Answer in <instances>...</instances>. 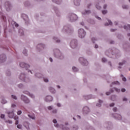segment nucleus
<instances>
[{"mask_svg": "<svg viewBox=\"0 0 130 130\" xmlns=\"http://www.w3.org/2000/svg\"><path fill=\"white\" fill-rule=\"evenodd\" d=\"M12 107H13V108L16 107V105H15V104H12Z\"/></svg>", "mask_w": 130, "mask_h": 130, "instance_id": "59", "label": "nucleus"}, {"mask_svg": "<svg viewBox=\"0 0 130 130\" xmlns=\"http://www.w3.org/2000/svg\"><path fill=\"white\" fill-rule=\"evenodd\" d=\"M12 24H15V27H19V24L16 23L15 22L13 21V22H12Z\"/></svg>", "mask_w": 130, "mask_h": 130, "instance_id": "31", "label": "nucleus"}, {"mask_svg": "<svg viewBox=\"0 0 130 130\" xmlns=\"http://www.w3.org/2000/svg\"><path fill=\"white\" fill-rule=\"evenodd\" d=\"M24 126L25 127H26V128H29V123L28 122H24Z\"/></svg>", "mask_w": 130, "mask_h": 130, "instance_id": "14", "label": "nucleus"}, {"mask_svg": "<svg viewBox=\"0 0 130 130\" xmlns=\"http://www.w3.org/2000/svg\"><path fill=\"white\" fill-rule=\"evenodd\" d=\"M99 102L100 104H97L96 106H98L99 107H101V103H102V102H103V101H102V100H99Z\"/></svg>", "mask_w": 130, "mask_h": 130, "instance_id": "19", "label": "nucleus"}, {"mask_svg": "<svg viewBox=\"0 0 130 130\" xmlns=\"http://www.w3.org/2000/svg\"><path fill=\"white\" fill-rule=\"evenodd\" d=\"M77 18L76 15L73 14L70 17V20L71 22H74V21L77 20Z\"/></svg>", "mask_w": 130, "mask_h": 130, "instance_id": "7", "label": "nucleus"}, {"mask_svg": "<svg viewBox=\"0 0 130 130\" xmlns=\"http://www.w3.org/2000/svg\"><path fill=\"white\" fill-rule=\"evenodd\" d=\"M95 7L96 9H98V10H101V7H100V6H99V4H96L95 5Z\"/></svg>", "mask_w": 130, "mask_h": 130, "instance_id": "24", "label": "nucleus"}, {"mask_svg": "<svg viewBox=\"0 0 130 130\" xmlns=\"http://www.w3.org/2000/svg\"><path fill=\"white\" fill-rule=\"evenodd\" d=\"M2 103H3V104H6V103H7V101L3 100L2 101Z\"/></svg>", "mask_w": 130, "mask_h": 130, "instance_id": "34", "label": "nucleus"}, {"mask_svg": "<svg viewBox=\"0 0 130 130\" xmlns=\"http://www.w3.org/2000/svg\"><path fill=\"white\" fill-rule=\"evenodd\" d=\"M53 39L54 40H56V42H57V43L60 42V41L59 40H56L57 39V38L54 37Z\"/></svg>", "mask_w": 130, "mask_h": 130, "instance_id": "26", "label": "nucleus"}, {"mask_svg": "<svg viewBox=\"0 0 130 130\" xmlns=\"http://www.w3.org/2000/svg\"><path fill=\"white\" fill-rule=\"evenodd\" d=\"M102 14L103 15H106V14H107V10H103V11H102Z\"/></svg>", "mask_w": 130, "mask_h": 130, "instance_id": "29", "label": "nucleus"}, {"mask_svg": "<svg viewBox=\"0 0 130 130\" xmlns=\"http://www.w3.org/2000/svg\"><path fill=\"white\" fill-rule=\"evenodd\" d=\"M19 33H20L21 35H24V31H23V29H19Z\"/></svg>", "mask_w": 130, "mask_h": 130, "instance_id": "21", "label": "nucleus"}, {"mask_svg": "<svg viewBox=\"0 0 130 130\" xmlns=\"http://www.w3.org/2000/svg\"><path fill=\"white\" fill-rule=\"evenodd\" d=\"M53 122L54 123H56V122H57V121H56V119H53Z\"/></svg>", "mask_w": 130, "mask_h": 130, "instance_id": "47", "label": "nucleus"}, {"mask_svg": "<svg viewBox=\"0 0 130 130\" xmlns=\"http://www.w3.org/2000/svg\"><path fill=\"white\" fill-rule=\"evenodd\" d=\"M17 114H18V115H21V114H22V111H18L17 112Z\"/></svg>", "mask_w": 130, "mask_h": 130, "instance_id": "38", "label": "nucleus"}, {"mask_svg": "<svg viewBox=\"0 0 130 130\" xmlns=\"http://www.w3.org/2000/svg\"><path fill=\"white\" fill-rule=\"evenodd\" d=\"M81 25H82V26H84V22H82L81 23H80Z\"/></svg>", "mask_w": 130, "mask_h": 130, "instance_id": "63", "label": "nucleus"}, {"mask_svg": "<svg viewBox=\"0 0 130 130\" xmlns=\"http://www.w3.org/2000/svg\"><path fill=\"white\" fill-rule=\"evenodd\" d=\"M125 91H126L125 88L121 89V92H125Z\"/></svg>", "mask_w": 130, "mask_h": 130, "instance_id": "45", "label": "nucleus"}, {"mask_svg": "<svg viewBox=\"0 0 130 130\" xmlns=\"http://www.w3.org/2000/svg\"><path fill=\"white\" fill-rule=\"evenodd\" d=\"M91 13V11L90 10H88V11H85L84 12H83L82 14L83 15H89V14H90Z\"/></svg>", "mask_w": 130, "mask_h": 130, "instance_id": "16", "label": "nucleus"}, {"mask_svg": "<svg viewBox=\"0 0 130 130\" xmlns=\"http://www.w3.org/2000/svg\"><path fill=\"white\" fill-rule=\"evenodd\" d=\"M113 41H110V44H113Z\"/></svg>", "mask_w": 130, "mask_h": 130, "instance_id": "62", "label": "nucleus"}, {"mask_svg": "<svg viewBox=\"0 0 130 130\" xmlns=\"http://www.w3.org/2000/svg\"><path fill=\"white\" fill-rule=\"evenodd\" d=\"M12 98L13 99H15V100H17V96H16L15 95H12Z\"/></svg>", "mask_w": 130, "mask_h": 130, "instance_id": "35", "label": "nucleus"}, {"mask_svg": "<svg viewBox=\"0 0 130 130\" xmlns=\"http://www.w3.org/2000/svg\"><path fill=\"white\" fill-rule=\"evenodd\" d=\"M25 75L24 74H21L20 75V76H19V79H20V80H22L23 81L25 80Z\"/></svg>", "mask_w": 130, "mask_h": 130, "instance_id": "13", "label": "nucleus"}, {"mask_svg": "<svg viewBox=\"0 0 130 130\" xmlns=\"http://www.w3.org/2000/svg\"><path fill=\"white\" fill-rule=\"evenodd\" d=\"M114 84L115 85H119V82L118 81H115Z\"/></svg>", "mask_w": 130, "mask_h": 130, "instance_id": "41", "label": "nucleus"}, {"mask_svg": "<svg viewBox=\"0 0 130 130\" xmlns=\"http://www.w3.org/2000/svg\"><path fill=\"white\" fill-rule=\"evenodd\" d=\"M90 111V109L88 107H84L83 108V113H88Z\"/></svg>", "mask_w": 130, "mask_h": 130, "instance_id": "10", "label": "nucleus"}, {"mask_svg": "<svg viewBox=\"0 0 130 130\" xmlns=\"http://www.w3.org/2000/svg\"><path fill=\"white\" fill-rule=\"evenodd\" d=\"M6 59H7L6 55L2 54L0 55V62H4V61H6Z\"/></svg>", "mask_w": 130, "mask_h": 130, "instance_id": "5", "label": "nucleus"}, {"mask_svg": "<svg viewBox=\"0 0 130 130\" xmlns=\"http://www.w3.org/2000/svg\"><path fill=\"white\" fill-rule=\"evenodd\" d=\"M74 5L75 6H80V1H75L74 2Z\"/></svg>", "mask_w": 130, "mask_h": 130, "instance_id": "18", "label": "nucleus"}, {"mask_svg": "<svg viewBox=\"0 0 130 130\" xmlns=\"http://www.w3.org/2000/svg\"><path fill=\"white\" fill-rule=\"evenodd\" d=\"M17 127L18 128H22V125L21 124H18L17 126Z\"/></svg>", "mask_w": 130, "mask_h": 130, "instance_id": "37", "label": "nucleus"}, {"mask_svg": "<svg viewBox=\"0 0 130 130\" xmlns=\"http://www.w3.org/2000/svg\"><path fill=\"white\" fill-rule=\"evenodd\" d=\"M79 37L80 38H84L86 35V32L83 29H80L78 30Z\"/></svg>", "mask_w": 130, "mask_h": 130, "instance_id": "2", "label": "nucleus"}, {"mask_svg": "<svg viewBox=\"0 0 130 130\" xmlns=\"http://www.w3.org/2000/svg\"><path fill=\"white\" fill-rule=\"evenodd\" d=\"M19 124V121L18 120H16L15 122V124Z\"/></svg>", "mask_w": 130, "mask_h": 130, "instance_id": "53", "label": "nucleus"}, {"mask_svg": "<svg viewBox=\"0 0 130 130\" xmlns=\"http://www.w3.org/2000/svg\"><path fill=\"white\" fill-rule=\"evenodd\" d=\"M77 41L76 40H73L71 41V43H70V46L72 48H76V47H77Z\"/></svg>", "mask_w": 130, "mask_h": 130, "instance_id": "4", "label": "nucleus"}, {"mask_svg": "<svg viewBox=\"0 0 130 130\" xmlns=\"http://www.w3.org/2000/svg\"><path fill=\"white\" fill-rule=\"evenodd\" d=\"M123 101H127V99L126 98H123Z\"/></svg>", "mask_w": 130, "mask_h": 130, "instance_id": "48", "label": "nucleus"}, {"mask_svg": "<svg viewBox=\"0 0 130 130\" xmlns=\"http://www.w3.org/2000/svg\"><path fill=\"white\" fill-rule=\"evenodd\" d=\"M38 47H41V48H44V45L43 44L38 45Z\"/></svg>", "mask_w": 130, "mask_h": 130, "instance_id": "27", "label": "nucleus"}, {"mask_svg": "<svg viewBox=\"0 0 130 130\" xmlns=\"http://www.w3.org/2000/svg\"><path fill=\"white\" fill-rule=\"evenodd\" d=\"M79 61L81 62L82 64H83V66H87L88 63V61L83 57H80L79 58Z\"/></svg>", "mask_w": 130, "mask_h": 130, "instance_id": "3", "label": "nucleus"}, {"mask_svg": "<svg viewBox=\"0 0 130 130\" xmlns=\"http://www.w3.org/2000/svg\"><path fill=\"white\" fill-rule=\"evenodd\" d=\"M7 114H8V117L10 118H14L15 120H17L19 119V117L18 116H14V111H11V112H7Z\"/></svg>", "mask_w": 130, "mask_h": 130, "instance_id": "1", "label": "nucleus"}, {"mask_svg": "<svg viewBox=\"0 0 130 130\" xmlns=\"http://www.w3.org/2000/svg\"><path fill=\"white\" fill-rule=\"evenodd\" d=\"M96 19H98V20H101V18L98 17V16H96Z\"/></svg>", "mask_w": 130, "mask_h": 130, "instance_id": "58", "label": "nucleus"}, {"mask_svg": "<svg viewBox=\"0 0 130 130\" xmlns=\"http://www.w3.org/2000/svg\"><path fill=\"white\" fill-rule=\"evenodd\" d=\"M97 40L95 38H92L91 39V41L93 42V43H95V41H96Z\"/></svg>", "mask_w": 130, "mask_h": 130, "instance_id": "30", "label": "nucleus"}, {"mask_svg": "<svg viewBox=\"0 0 130 130\" xmlns=\"http://www.w3.org/2000/svg\"><path fill=\"white\" fill-rule=\"evenodd\" d=\"M28 116L32 119H35V116H30V115H28Z\"/></svg>", "mask_w": 130, "mask_h": 130, "instance_id": "36", "label": "nucleus"}, {"mask_svg": "<svg viewBox=\"0 0 130 130\" xmlns=\"http://www.w3.org/2000/svg\"><path fill=\"white\" fill-rule=\"evenodd\" d=\"M8 122H9V123H12L13 122L11 120H9Z\"/></svg>", "mask_w": 130, "mask_h": 130, "instance_id": "61", "label": "nucleus"}, {"mask_svg": "<svg viewBox=\"0 0 130 130\" xmlns=\"http://www.w3.org/2000/svg\"><path fill=\"white\" fill-rule=\"evenodd\" d=\"M24 93L25 94H27V95H28V96H29L31 98H34V95L30 93V92H29L28 91H24Z\"/></svg>", "mask_w": 130, "mask_h": 130, "instance_id": "12", "label": "nucleus"}, {"mask_svg": "<svg viewBox=\"0 0 130 130\" xmlns=\"http://www.w3.org/2000/svg\"><path fill=\"white\" fill-rule=\"evenodd\" d=\"M20 66L21 67V68H30V66H29V64H26L24 62H21L20 63Z\"/></svg>", "mask_w": 130, "mask_h": 130, "instance_id": "8", "label": "nucleus"}, {"mask_svg": "<svg viewBox=\"0 0 130 130\" xmlns=\"http://www.w3.org/2000/svg\"><path fill=\"white\" fill-rule=\"evenodd\" d=\"M8 8H9V9L8 8H7V9H6L7 11H10V9H11V8H12V6L11 5V4L8 5Z\"/></svg>", "mask_w": 130, "mask_h": 130, "instance_id": "28", "label": "nucleus"}, {"mask_svg": "<svg viewBox=\"0 0 130 130\" xmlns=\"http://www.w3.org/2000/svg\"><path fill=\"white\" fill-rule=\"evenodd\" d=\"M106 8H107V5H104V6H103V8L104 9H106Z\"/></svg>", "mask_w": 130, "mask_h": 130, "instance_id": "51", "label": "nucleus"}, {"mask_svg": "<svg viewBox=\"0 0 130 130\" xmlns=\"http://www.w3.org/2000/svg\"><path fill=\"white\" fill-rule=\"evenodd\" d=\"M94 47L95 48H98V45L95 44Z\"/></svg>", "mask_w": 130, "mask_h": 130, "instance_id": "60", "label": "nucleus"}, {"mask_svg": "<svg viewBox=\"0 0 130 130\" xmlns=\"http://www.w3.org/2000/svg\"><path fill=\"white\" fill-rule=\"evenodd\" d=\"M23 53L24 54V55H27V50L24 49L23 51Z\"/></svg>", "mask_w": 130, "mask_h": 130, "instance_id": "33", "label": "nucleus"}, {"mask_svg": "<svg viewBox=\"0 0 130 130\" xmlns=\"http://www.w3.org/2000/svg\"><path fill=\"white\" fill-rule=\"evenodd\" d=\"M114 90H115L118 93H119L120 92V89L117 88H114Z\"/></svg>", "mask_w": 130, "mask_h": 130, "instance_id": "32", "label": "nucleus"}, {"mask_svg": "<svg viewBox=\"0 0 130 130\" xmlns=\"http://www.w3.org/2000/svg\"><path fill=\"white\" fill-rule=\"evenodd\" d=\"M45 101L46 102H50V101H52V97L51 96H48L45 99Z\"/></svg>", "mask_w": 130, "mask_h": 130, "instance_id": "11", "label": "nucleus"}, {"mask_svg": "<svg viewBox=\"0 0 130 130\" xmlns=\"http://www.w3.org/2000/svg\"><path fill=\"white\" fill-rule=\"evenodd\" d=\"M106 95H110V92H107L106 93Z\"/></svg>", "mask_w": 130, "mask_h": 130, "instance_id": "55", "label": "nucleus"}, {"mask_svg": "<svg viewBox=\"0 0 130 130\" xmlns=\"http://www.w3.org/2000/svg\"><path fill=\"white\" fill-rule=\"evenodd\" d=\"M72 70L73 71V72H78V70L77 69V68L73 67L72 68Z\"/></svg>", "mask_w": 130, "mask_h": 130, "instance_id": "25", "label": "nucleus"}, {"mask_svg": "<svg viewBox=\"0 0 130 130\" xmlns=\"http://www.w3.org/2000/svg\"><path fill=\"white\" fill-rule=\"evenodd\" d=\"M48 110H51V109H52V107L51 106L48 107Z\"/></svg>", "mask_w": 130, "mask_h": 130, "instance_id": "44", "label": "nucleus"}, {"mask_svg": "<svg viewBox=\"0 0 130 130\" xmlns=\"http://www.w3.org/2000/svg\"><path fill=\"white\" fill-rule=\"evenodd\" d=\"M116 111H117V108H114V112H116Z\"/></svg>", "mask_w": 130, "mask_h": 130, "instance_id": "56", "label": "nucleus"}, {"mask_svg": "<svg viewBox=\"0 0 130 130\" xmlns=\"http://www.w3.org/2000/svg\"><path fill=\"white\" fill-rule=\"evenodd\" d=\"M19 88H22L23 87V84H20L18 85Z\"/></svg>", "mask_w": 130, "mask_h": 130, "instance_id": "46", "label": "nucleus"}, {"mask_svg": "<svg viewBox=\"0 0 130 130\" xmlns=\"http://www.w3.org/2000/svg\"><path fill=\"white\" fill-rule=\"evenodd\" d=\"M114 24H115V25H116V26H117V25H118V22H117V21H115L114 22Z\"/></svg>", "mask_w": 130, "mask_h": 130, "instance_id": "54", "label": "nucleus"}, {"mask_svg": "<svg viewBox=\"0 0 130 130\" xmlns=\"http://www.w3.org/2000/svg\"><path fill=\"white\" fill-rule=\"evenodd\" d=\"M1 118H5V115L2 114L1 116Z\"/></svg>", "mask_w": 130, "mask_h": 130, "instance_id": "50", "label": "nucleus"}, {"mask_svg": "<svg viewBox=\"0 0 130 130\" xmlns=\"http://www.w3.org/2000/svg\"><path fill=\"white\" fill-rule=\"evenodd\" d=\"M21 100H23L25 103H29V102H30L28 98H27V97L24 95H21Z\"/></svg>", "mask_w": 130, "mask_h": 130, "instance_id": "6", "label": "nucleus"}, {"mask_svg": "<svg viewBox=\"0 0 130 130\" xmlns=\"http://www.w3.org/2000/svg\"><path fill=\"white\" fill-rule=\"evenodd\" d=\"M114 117L116 119H118V120H121L122 119L121 115L119 114H115Z\"/></svg>", "mask_w": 130, "mask_h": 130, "instance_id": "9", "label": "nucleus"}, {"mask_svg": "<svg viewBox=\"0 0 130 130\" xmlns=\"http://www.w3.org/2000/svg\"><path fill=\"white\" fill-rule=\"evenodd\" d=\"M49 90H50V92H51L52 93H54V92H55V90H54V89L52 88V87H50V88H49Z\"/></svg>", "mask_w": 130, "mask_h": 130, "instance_id": "22", "label": "nucleus"}, {"mask_svg": "<svg viewBox=\"0 0 130 130\" xmlns=\"http://www.w3.org/2000/svg\"><path fill=\"white\" fill-rule=\"evenodd\" d=\"M36 76L38 77V78H41V77H42V74L40 73H38L36 74Z\"/></svg>", "mask_w": 130, "mask_h": 130, "instance_id": "23", "label": "nucleus"}, {"mask_svg": "<svg viewBox=\"0 0 130 130\" xmlns=\"http://www.w3.org/2000/svg\"><path fill=\"white\" fill-rule=\"evenodd\" d=\"M50 61H51V62H52V58H50Z\"/></svg>", "mask_w": 130, "mask_h": 130, "instance_id": "64", "label": "nucleus"}, {"mask_svg": "<svg viewBox=\"0 0 130 130\" xmlns=\"http://www.w3.org/2000/svg\"><path fill=\"white\" fill-rule=\"evenodd\" d=\"M57 106H58V107H60V104L59 103L57 104Z\"/></svg>", "mask_w": 130, "mask_h": 130, "instance_id": "57", "label": "nucleus"}, {"mask_svg": "<svg viewBox=\"0 0 130 130\" xmlns=\"http://www.w3.org/2000/svg\"><path fill=\"white\" fill-rule=\"evenodd\" d=\"M114 106V103H111L110 104V107H113Z\"/></svg>", "mask_w": 130, "mask_h": 130, "instance_id": "40", "label": "nucleus"}, {"mask_svg": "<svg viewBox=\"0 0 130 130\" xmlns=\"http://www.w3.org/2000/svg\"><path fill=\"white\" fill-rule=\"evenodd\" d=\"M44 81L45 83H47V82H48V79H47V78H44Z\"/></svg>", "mask_w": 130, "mask_h": 130, "instance_id": "42", "label": "nucleus"}, {"mask_svg": "<svg viewBox=\"0 0 130 130\" xmlns=\"http://www.w3.org/2000/svg\"><path fill=\"white\" fill-rule=\"evenodd\" d=\"M110 99L113 101L114 100V96H112Z\"/></svg>", "mask_w": 130, "mask_h": 130, "instance_id": "49", "label": "nucleus"}, {"mask_svg": "<svg viewBox=\"0 0 130 130\" xmlns=\"http://www.w3.org/2000/svg\"><path fill=\"white\" fill-rule=\"evenodd\" d=\"M122 81H123V82H126V78L125 77H123Z\"/></svg>", "mask_w": 130, "mask_h": 130, "instance_id": "43", "label": "nucleus"}, {"mask_svg": "<svg viewBox=\"0 0 130 130\" xmlns=\"http://www.w3.org/2000/svg\"><path fill=\"white\" fill-rule=\"evenodd\" d=\"M102 61H103V62H105V61H106V58H103L102 59Z\"/></svg>", "mask_w": 130, "mask_h": 130, "instance_id": "39", "label": "nucleus"}, {"mask_svg": "<svg viewBox=\"0 0 130 130\" xmlns=\"http://www.w3.org/2000/svg\"><path fill=\"white\" fill-rule=\"evenodd\" d=\"M122 9H124L125 10H127V9H128V6L127 5H123L122 6Z\"/></svg>", "mask_w": 130, "mask_h": 130, "instance_id": "20", "label": "nucleus"}, {"mask_svg": "<svg viewBox=\"0 0 130 130\" xmlns=\"http://www.w3.org/2000/svg\"><path fill=\"white\" fill-rule=\"evenodd\" d=\"M56 112H57L56 110H53V113H56Z\"/></svg>", "mask_w": 130, "mask_h": 130, "instance_id": "52", "label": "nucleus"}, {"mask_svg": "<svg viewBox=\"0 0 130 130\" xmlns=\"http://www.w3.org/2000/svg\"><path fill=\"white\" fill-rule=\"evenodd\" d=\"M108 23H106L105 24V26H108L109 25H112V22H111L110 20H108Z\"/></svg>", "mask_w": 130, "mask_h": 130, "instance_id": "17", "label": "nucleus"}, {"mask_svg": "<svg viewBox=\"0 0 130 130\" xmlns=\"http://www.w3.org/2000/svg\"><path fill=\"white\" fill-rule=\"evenodd\" d=\"M125 63H126V61L125 60H123L122 62L119 63V66H123V64H125Z\"/></svg>", "mask_w": 130, "mask_h": 130, "instance_id": "15", "label": "nucleus"}]
</instances>
